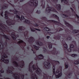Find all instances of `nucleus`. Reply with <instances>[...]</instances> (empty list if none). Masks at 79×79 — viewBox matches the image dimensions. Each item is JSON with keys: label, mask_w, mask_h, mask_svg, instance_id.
Masks as SVG:
<instances>
[{"label": "nucleus", "mask_w": 79, "mask_h": 79, "mask_svg": "<svg viewBox=\"0 0 79 79\" xmlns=\"http://www.w3.org/2000/svg\"><path fill=\"white\" fill-rule=\"evenodd\" d=\"M48 47H49V48H51L52 47V43H49L48 44Z\"/></svg>", "instance_id": "nucleus-25"}, {"label": "nucleus", "mask_w": 79, "mask_h": 79, "mask_svg": "<svg viewBox=\"0 0 79 79\" xmlns=\"http://www.w3.org/2000/svg\"><path fill=\"white\" fill-rule=\"evenodd\" d=\"M52 66H53V73L55 74V75H56V78H59L60 77H61V75L62 74L61 73V69H59L55 73V66L53 65V64H52Z\"/></svg>", "instance_id": "nucleus-1"}, {"label": "nucleus", "mask_w": 79, "mask_h": 79, "mask_svg": "<svg viewBox=\"0 0 79 79\" xmlns=\"http://www.w3.org/2000/svg\"><path fill=\"white\" fill-rule=\"evenodd\" d=\"M34 26H38V25L37 24H35L34 25Z\"/></svg>", "instance_id": "nucleus-50"}, {"label": "nucleus", "mask_w": 79, "mask_h": 79, "mask_svg": "<svg viewBox=\"0 0 79 79\" xmlns=\"http://www.w3.org/2000/svg\"><path fill=\"white\" fill-rule=\"evenodd\" d=\"M5 16H6V18H7L8 15L6 14H8V12L7 11H6L5 12Z\"/></svg>", "instance_id": "nucleus-34"}, {"label": "nucleus", "mask_w": 79, "mask_h": 79, "mask_svg": "<svg viewBox=\"0 0 79 79\" xmlns=\"http://www.w3.org/2000/svg\"><path fill=\"white\" fill-rule=\"evenodd\" d=\"M1 16H3V15H2V14H1Z\"/></svg>", "instance_id": "nucleus-60"}, {"label": "nucleus", "mask_w": 79, "mask_h": 79, "mask_svg": "<svg viewBox=\"0 0 79 79\" xmlns=\"http://www.w3.org/2000/svg\"><path fill=\"white\" fill-rule=\"evenodd\" d=\"M16 17H17V18H18L20 20H23V19H24V16H21V17H19L18 15H16Z\"/></svg>", "instance_id": "nucleus-10"}, {"label": "nucleus", "mask_w": 79, "mask_h": 79, "mask_svg": "<svg viewBox=\"0 0 79 79\" xmlns=\"http://www.w3.org/2000/svg\"><path fill=\"white\" fill-rule=\"evenodd\" d=\"M33 47L36 49V50H39V47L36 46H35V45H34L33 46Z\"/></svg>", "instance_id": "nucleus-26"}, {"label": "nucleus", "mask_w": 79, "mask_h": 79, "mask_svg": "<svg viewBox=\"0 0 79 79\" xmlns=\"http://www.w3.org/2000/svg\"><path fill=\"white\" fill-rule=\"evenodd\" d=\"M73 43H75V42H74V41L73 42Z\"/></svg>", "instance_id": "nucleus-58"}, {"label": "nucleus", "mask_w": 79, "mask_h": 79, "mask_svg": "<svg viewBox=\"0 0 79 79\" xmlns=\"http://www.w3.org/2000/svg\"><path fill=\"white\" fill-rule=\"evenodd\" d=\"M33 49H34V48H32V51H33V53H35V52H34V50H33Z\"/></svg>", "instance_id": "nucleus-49"}, {"label": "nucleus", "mask_w": 79, "mask_h": 79, "mask_svg": "<svg viewBox=\"0 0 79 79\" xmlns=\"http://www.w3.org/2000/svg\"><path fill=\"white\" fill-rule=\"evenodd\" d=\"M62 17H63V18H66V17H68V16L67 15H64V14H63Z\"/></svg>", "instance_id": "nucleus-37"}, {"label": "nucleus", "mask_w": 79, "mask_h": 79, "mask_svg": "<svg viewBox=\"0 0 79 79\" xmlns=\"http://www.w3.org/2000/svg\"><path fill=\"white\" fill-rule=\"evenodd\" d=\"M33 68L34 70L36 69V72L37 73V74H39L40 73V71H41V70H40V69L38 67L37 65H36V66L35 65H33Z\"/></svg>", "instance_id": "nucleus-3"}, {"label": "nucleus", "mask_w": 79, "mask_h": 79, "mask_svg": "<svg viewBox=\"0 0 79 79\" xmlns=\"http://www.w3.org/2000/svg\"><path fill=\"white\" fill-rule=\"evenodd\" d=\"M71 73H69L68 75V76H71Z\"/></svg>", "instance_id": "nucleus-53"}, {"label": "nucleus", "mask_w": 79, "mask_h": 79, "mask_svg": "<svg viewBox=\"0 0 79 79\" xmlns=\"http://www.w3.org/2000/svg\"><path fill=\"white\" fill-rule=\"evenodd\" d=\"M24 76L23 75H22V76L21 77V78H22V79H23V78H24Z\"/></svg>", "instance_id": "nucleus-44"}, {"label": "nucleus", "mask_w": 79, "mask_h": 79, "mask_svg": "<svg viewBox=\"0 0 79 79\" xmlns=\"http://www.w3.org/2000/svg\"><path fill=\"white\" fill-rule=\"evenodd\" d=\"M24 0H20V2H23Z\"/></svg>", "instance_id": "nucleus-55"}, {"label": "nucleus", "mask_w": 79, "mask_h": 79, "mask_svg": "<svg viewBox=\"0 0 79 79\" xmlns=\"http://www.w3.org/2000/svg\"><path fill=\"white\" fill-rule=\"evenodd\" d=\"M7 71L8 73H11V74H13V69H9L8 70H7Z\"/></svg>", "instance_id": "nucleus-16"}, {"label": "nucleus", "mask_w": 79, "mask_h": 79, "mask_svg": "<svg viewBox=\"0 0 79 79\" xmlns=\"http://www.w3.org/2000/svg\"><path fill=\"white\" fill-rule=\"evenodd\" d=\"M47 21L48 23H50L51 22H52V23H54V24H56V25H58V26H60L61 24V23H60L54 20H48Z\"/></svg>", "instance_id": "nucleus-5"}, {"label": "nucleus", "mask_w": 79, "mask_h": 79, "mask_svg": "<svg viewBox=\"0 0 79 79\" xmlns=\"http://www.w3.org/2000/svg\"><path fill=\"white\" fill-rule=\"evenodd\" d=\"M11 36L14 40H16V36H15V34H12L11 35Z\"/></svg>", "instance_id": "nucleus-21"}, {"label": "nucleus", "mask_w": 79, "mask_h": 79, "mask_svg": "<svg viewBox=\"0 0 79 79\" xmlns=\"http://www.w3.org/2000/svg\"><path fill=\"white\" fill-rule=\"evenodd\" d=\"M41 6H42L43 8H45V3L44 2L41 5Z\"/></svg>", "instance_id": "nucleus-33"}, {"label": "nucleus", "mask_w": 79, "mask_h": 79, "mask_svg": "<svg viewBox=\"0 0 79 79\" xmlns=\"http://www.w3.org/2000/svg\"><path fill=\"white\" fill-rule=\"evenodd\" d=\"M53 16H54V17H55V18H57V19H58V16H57V15H53Z\"/></svg>", "instance_id": "nucleus-35"}, {"label": "nucleus", "mask_w": 79, "mask_h": 79, "mask_svg": "<svg viewBox=\"0 0 79 79\" xmlns=\"http://www.w3.org/2000/svg\"><path fill=\"white\" fill-rule=\"evenodd\" d=\"M23 28V27H19V30H21L22 31V29Z\"/></svg>", "instance_id": "nucleus-43"}, {"label": "nucleus", "mask_w": 79, "mask_h": 79, "mask_svg": "<svg viewBox=\"0 0 79 79\" xmlns=\"http://www.w3.org/2000/svg\"><path fill=\"white\" fill-rule=\"evenodd\" d=\"M40 11H38V10H37V13H40Z\"/></svg>", "instance_id": "nucleus-48"}, {"label": "nucleus", "mask_w": 79, "mask_h": 79, "mask_svg": "<svg viewBox=\"0 0 79 79\" xmlns=\"http://www.w3.org/2000/svg\"><path fill=\"white\" fill-rule=\"evenodd\" d=\"M52 77V76L51 75H44V78H47L48 79H51V77Z\"/></svg>", "instance_id": "nucleus-9"}, {"label": "nucleus", "mask_w": 79, "mask_h": 79, "mask_svg": "<svg viewBox=\"0 0 79 79\" xmlns=\"http://www.w3.org/2000/svg\"><path fill=\"white\" fill-rule=\"evenodd\" d=\"M65 68H68V65L67 64H65Z\"/></svg>", "instance_id": "nucleus-42"}, {"label": "nucleus", "mask_w": 79, "mask_h": 79, "mask_svg": "<svg viewBox=\"0 0 79 79\" xmlns=\"http://www.w3.org/2000/svg\"><path fill=\"white\" fill-rule=\"evenodd\" d=\"M7 56L5 54H4L3 56H2V61H3V62H4V63H9V60L8 59H5V58H7Z\"/></svg>", "instance_id": "nucleus-2"}, {"label": "nucleus", "mask_w": 79, "mask_h": 79, "mask_svg": "<svg viewBox=\"0 0 79 79\" xmlns=\"http://www.w3.org/2000/svg\"><path fill=\"white\" fill-rule=\"evenodd\" d=\"M75 15L77 18L78 21H79V16H78L77 14H75Z\"/></svg>", "instance_id": "nucleus-41"}, {"label": "nucleus", "mask_w": 79, "mask_h": 79, "mask_svg": "<svg viewBox=\"0 0 79 79\" xmlns=\"http://www.w3.org/2000/svg\"><path fill=\"white\" fill-rule=\"evenodd\" d=\"M33 2H31V5H34L35 6H37V3H38V2L35 0H34V1H33Z\"/></svg>", "instance_id": "nucleus-8"}, {"label": "nucleus", "mask_w": 79, "mask_h": 79, "mask_svg": "<svg viewBox=\"0 0 79 79\" xmlns=\"http://www.w3.org/2000/svg\"><path fill=\"white\" fill-rule=\"evenodd\" d=\"M61 2H63L64 1V3L66 4H67L68 5V0H61Z\"/></svg>", "instance_id": "nucleus-20"}, {"label": "nucleus", "mask_w": 79, "mask_h": 79, "mask_svg": "<svg viewBox=\"0 0 79 79\" xmlns=\"http://www.w3.org/2000/svg\"><path fill=\"white\" fill-rule=\"evenodd\" d=\"M60 30H62V29H60Z\"/></svg>", "instance_id": "nucleus-62"}, {"label": "nucleus", "mask_w": 79, "mask_h": 79, "mask_svg": "<svg viewBox=\"0 0 79 79\" xmlns=\"http://www.w3.org/2000/svg\"><path fill=\"white\" fill-rule=\"evenodd\" d=\"M71 56H72V57H73L74 58H75V57H76V56H77V55L76 54H72L71 55Z\"/></svg>", "instance_id": "nucleus-22"}, {"label": "nucleus", "mask_w": 79, "mask_h": 79, "mask_svg": "<svg viewBox=\"0 0 79 79\" xmlns=\"http://www.w3.org/2000/svg\"><path fill=\"white\" fill-rule=\"evenodd\" d=\"M31 65V63L29 65V71L30 72H31V71H32V70H31V69H30Z\"/></svg>", "instance_id": "nucleus-39"}, {"label": "nucleus", "mask_w": 79, "mask_h": 79, "mask_svg": "<svg viewBox=\"0 0 79 79\" xmlns=\"http://www.w3.org/2000/svg\"><path fill=\"white\" fill-rule=\"evenodd\" d=\"M0 72L1 73H4V71L3 70H2L0 71Z\"/></svg>", "instance_id": "nucleus-45"}, {"label": "nucleus", "mask_w": 79, "mask_h": 79, "mask_svg": "<svg viewBox=\"0 0 79 79\" xmlns=\"http://www.w3.org/2000/svg\"><path fill=\"white\" fill-rule=\"evenodd\" d=\"M18 36V37H19V36Z\"/></svg>", "instance_id": "nucleus-64"}, {"label": "nucleus", "mask_w": 79, "mask_h": 79, "mask_svg": "<svg viewBox=\"0 0 79 79\" xmlns=\"http://www.w3.org/2000/svg\"><path fill=\"white\" fill-rule=\"evenodd\" d=\"M3 48V45L2 42H0V49H2Z\"/></svg>", "instance_id": "nucleus-19"}, {"label": "nucleus", "mask_w": 79, "mask_h": 79, "mask_svg": "<svg viewBox=\"0 0 79 79\" xmlns=\"http://www.w3.org/2000/svg\"><path fill=\"white\" fill-rule=\"evenodd\" d=\"M64 46L65 47V50H67L68 48V45H67V44H64Z\"/></svg>", "instance_id": "nucleus-18"}, {"label": "nucleus", "mask_w": 79, "mask_h": 79, "mask_svg": "<svg viewBox=\"0 0 79 79\" xmlns=\"http://www.w3.org/2000/svg\"><path fill=\"white\" fill-rule=\"evenodd\" d=\"M34 29H31V31H32V32H34V31H35Z\"/></svg>", "instance_id": "nucleus-46"}, {"label": "nucleus", "mask_w": 79, "mask_h": 79, "mask_svg": "<svg viewBox=\"0 0 79 79\" xmlns=\"http://www.w3.org/2000/svg\"><path fill=\"white\" fill-rule=\"evenodd\" d=\"M74 64H79V59L77 61L75 62Z\"/></svg>", "instance_id": "nucleus-27"}, {"label": "nucleus", "mask_w": 79, "mask_h": 79, "mask_svg": "<svg viewBox=\"0 0 79 79\" xmlns=\"http://www.w3.org/2000/svg\"><path fill=\"white\" fill-rule=\"evenodd\" d=\"M54 62L55 64H60V62L58 61H54Z\"/></svg>", "instance_id": "nucleus-31"}, {"label": "nucleus", "mask_w": 79, "mask_h": 79, "mask_svg": "<svg viewBox=\"0 0 79 79\" xmlns=\"http://www.w3.org/2000/svg\"><path fill=\"white\" fill-rule=\"evenodd\" d=\"M15 11L14 12V13L15 14H18V11L16 10H15Z\"/></svg>", "instance_id": "nucleus-38"}, {"label": "nucleus", "mask_w": 79, "mask_h": 79, "mask_svg": "<svg viewBox=\"0 0 79 79\" xmlns=\"http://www.w3.org/2000/svg\"><path fill=\"white\" fill-rule=\"evenodd\" d=\"M14 77L15 79H20V77L19 76V75L17 74H14Z\"/></svg>", "instance_id": "nucleus-13"}, {"label": "nucleus", "mask_w": 79, "mask_h": 79, "mask_svg": "<svg viewBox=\"0 0 79 79\" xmlns=\"http://www.w3.org/2000/svg\"><path fill=\"white\" fill-rule=\"evenodd\" d=\"M44 66L46 68H50L51 66V65L50 63L46 62L44 63Z\"/></svg>", "instance_id": "nucleus-6"}, {"label": "nucleus", "mask_w": 79, "mask_h": 79, "mask_svg": "<svg viewBox=\"0 0 79 79\" xmlns=\"http://www.w3.org/2000/svg\"><path fill=\"white\" fill-rule=\"evenodd\" d=\"M73 47L74 45H73V44H71L70 48L68 49V52H70L73 51Z\"/></svg>", "instance_id": "nucleus-7"}, {"label": "nucleus", "mask_w": 79, "mask_h": 79, "mask_svg": "<svg viewBox=\"0 0 79 79\" xmlns=\"http://www.w3.org/2000/svg\"><path fill=\"white\" fill-rule=\"evenodd\" d=\"M72 9V11H73V9Z\"/></svg>", "instance_id": "nucleus-59"}, {"label": "nucleus", "mask_w": 79, "mask_h": 79, "mask_svg": "<svg viewBox=\"0 0 79 79\" xmlns=\"http://www.w3.org/2000/svg\"><path fill=\"white\" fill-rule=\"evenodd\" d=\"M56 8L58 10H61V6L60 4H58L56 5Z\"/></svg>", "instance_id": "nucleus-11"}, {"label": "nucleus", "mask_w": 79, "mask_h": 79, "mask_svg": "<svg viewBox=\"0 0 79 79\" xmlns=\"http://www.w3.org/2000/svg\"><path fill=\"white\" fill-rule=\"evenodd\" d=\"M37 57L39 59V60H42V59H43V58H44V56L42 55L38 56H37Z\"/></svg>", "instance_id": "nucleus-12"}, {"label": "nucleus", "mask_w": 79, "mask_h": 79, "mask_svg": "<svg viewBox=\"0 0 79 79\" xmlns=\"http://www.w3.org/2000/svg\"><path fill=\"white\" fill-rule=\"evenodd\" d=\"M73 51H75L76 52V51H77V49H74L73 50Z\"/></svg>", "instance_id": "nucleus-52"}, {"label": "nucleus", "mask_w": 79, "mask_h": 79, "mask_svg": "<svg viewBox=\"0 0 79 79\" xmlns=\"http://www.w3.org/2000/svg\"><path fill=\"white\" fill-rule=\"evenodd\" d=\"M66 26H68V27H72V25H70L68 23H66Z\"/></svg>", "instance_id": "nucleus-24"}, {"label": "nucleus", "mask_w": 79, "mask_h": 79, "mask_svg": "<svg viewBox=\"0 0 79 79\" xmlns=\"http://www.w3.org/2000/svg\"><path fill=\"white\" fill-rule=\"evenodd\" d=\"M50 11H55V12H56V11L55 10L53 7L50 8L49 7H48L46 8V13H49Z\"/></svg>", "instance_id": "nucleus-4"}, {"label": "nucleus", "mask_w": 79, "mask_h": 79, "mask_svg": "<svg viewBox=\"0 0 79 79\" xmlns=\"http://www.w3.org/2000/svg\"><path fill=\"white\" fill-rule=\"evenodd\" d=\"M25 23H27V24H30V21L29 20H28L27 19L25 20Z\"/></svg>", "instance_id": "nucleus-29"}, {"label": "nucleus", "mask_w": 79, "mask_h": 79, "mask_svg": "<svg viewBox=\"0 0 79 79\" xmlns=\"http://www.w3.org/2000/svg\"><path fill=\"white\" fill-rule=\"evenodd\" d=\"M33 38H32V37H31V39H32Z\"/></svg>", "instance_id": "nucleus-63"}, {"label": "nucleus", "mask_w": 79, "mask_h": 79, "mask_svg": "<svg viewBox=\"0 0 79 79\" xmlns=\"http://www.w3.org/2000/svg\"><path fill=\"white\" fill-rule=\"evenodd\" d=\"M5 38V39H8V36H6V35H4L3 36Z\"/></svg>", "instance_id": "nucleus-40"}, {"label": "nucleus", "mask_w": 79, "mask_h": 79, "mask_svg": "<svg viewBox=\"0 0 79 79\" xmlns=\"http://www.w3.org/2000/svg\"><path fill=\"white\" fill-rule=\"evenodd\" d=\"M51 0L52 2H54L55 3H56L58 2V0H50V2H51Z\"/></svg>", "instance_id": "nucleus-32"}, {"label": "nucleus", "mask_w": 79, "mask_h": 79, "mask_svg": "<svg viewBox=\"0 0 79 79\" xmlns=\"http://www.w3.org/2000/svg\"><path fill=\"white\" fill-rule=\"evenodd\" d=\"M22 42H23V44H26V43H25L23 42V40H19L18 42V44H20V43H22Z\"/></svg>", "instance_id": "nucleus-30"}, {"label": "nucleus", "mask_w": 79, "mask_h": 79, "mask_svg": "<svg viewBox=\"0 0 79 79\" xmlns=\"http://www.w3.org/2000/svg\"><path fill=\"white\" fill-rule=\"evenodd\" d=\"M53 54H56V52H55V53H53Z\"/></svg>", "instance_id": "nucleus-57"}, {"label": "nucleus", "mask_w": 79, "mask_h": 79, "mask_svg": "<svg viewBox=\"0 0 79 79\" xmlns=\"http://www.w3.org/2000/svg\"><path fill=\"white\" fill-rule=\"evenodd\" d=\"M44 31H48L49 29L48 28L46 27L44 29Z\"/></svg>", "instance_id": "nucleus-28"}, {"label": "nucleus", "mask_w": 79, "mask_h": 79, "mask_svg": "<svg viewBox=\"0 0 79 79\" xmlns=\"http://www.w3.org/2000/svg\"><path fill=\"white\" fill-rule=\"evenodd\" d=\"M36 43L38 45H42V43L39 42L38 41H37Z\"/></svg>", "instance_id": "nucleus-14"}, {"label": "nucleus", "mask_w": 79, "mask_h": 79, "mask_svg": "<svg viewBox=\"0 0 79 79\" xmlns=\"http://www.w3.org/2000/svg\"><path fill=\"white\" fill-rule=\"evenodd\" d=\"M79 30H73L72 31V33L73 34H76V33H78V32H79Z\"/></svg>", "instance_id": "nucleus-15"}, {"label": "nucleus", "mask_w": 79, "mask_h": 79, "mask_svg": "<svg viewBox=\"0 0 79 79\" xmlns=\"http://www.w3.org/2000/svg\"><path fill=\"white\" fill-rule=\"evenodd\" d=\"M35 30H37V31H40V30L39 29H38L35 28Z\"/></svg>", "instance_id": "nucleus-47"}, {"label": "nucleus", "mask_w": 79, "mask_h": 79, "mask_svg": "<svg viewBox=\"0 0 79 79\" xmlns=\"http://www.w3.org/2000/svg\"><path fill=\"white\" fill-rule=\"evenodd\" d=\"M47 39H49V38H50V36H47Z\"/></svg>", "instance_id": "nucleus-51"}, {"label": "nucleus", "mask_w": 79, "mask_h": 79, "mask_svg": "<svg viewBox=\"0 0 79 79\" xmlns=\"http://www.w3.org/2000/svg\"><path fill=\"white\" fill-rule=\"evenodd\" d=\"M32 79H37V76H36V75H35V74H34V75H32Z\"/></svg>", "instance_id": "nucleus-17"}, {"label": "nucleus", "mask_w": 79, "mask_h": 79, "mask_svg": "<svg viewBox=\"0 0 79 79\" xmlns=\"http://www.w3.org/2000/svg\"><path fill=\"white\" fill-rule=\"evenodd\" d=\"M44 19H45V18H45V17H44Z\"/></svg>", "instance_id": "nucleus-61"}, {"label": "nucleus", "mask_w": 79, "mask_h": 79, "mask_svg": "<svg viewBox=\"0 0 79 79\" xmlns=\"http://www.w3.org/2000/svg\"><path fill=\"white\" fill-rule=\"evenodd\" d=\"M23 63H22V64H21L20 65V67H21V68H23V67L24 66V62H23Z\"/></svg>", "instance_id": "nucleus-36"}, {"label": "nucleus", "mask_w": 79, "mask_h": 79, "mask_svg": "<svg viewBox=\"0 0 79 79\" xmlns=\"http://www.w3.org/2000/svg\"><path fill=\"white\" fill-rule=\"evenodd\" d=\"M44 50V51H46V49L45 48Z\"/></svg>", "instance_id": "nucleus-56"}, {"label": "nucleus", "mask_w": 79, "mask_h": 79, "mask_svg": "<svg viewBox=\"0 0 79 79\" xmlns=\"http://www.w3.org/2000/svg\"><path fill=\"white\" fill-rule=\"evenodd\" d=\"M13 64H14L16 66H18V64L17 62L15 61L13 62Z\"/></svg>", "instance_id": "nucleus-23"}, {"label": "nucleus", "mask_w": 79, "mask_h": 79, "mask_svg": "<svg viewBox=\"0 0 79 79\" xmlns=\"http://www.w3.org/2000/svg\"><path fill=\"white\" fill-rule=\"evenodd\" d=\"M72 5H74V4H73V3H74V2H72Z\"/></svg>", "instance_id": "nucleus-54"}]
</instances>
